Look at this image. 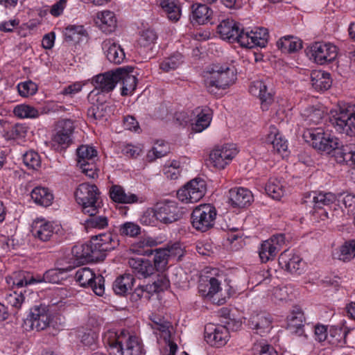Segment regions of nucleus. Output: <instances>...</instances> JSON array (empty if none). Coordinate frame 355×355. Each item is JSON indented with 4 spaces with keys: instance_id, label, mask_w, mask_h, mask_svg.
<instances>
[{
    "instance_id": "37998d69",
    "label": "nucleus",
    "mask_w": 355,
    "mask_h": 355,
    "mask_svg": "<svg viewBox=\"0 0 355 355\" xmlns=\"http://www.w3.org/2000/svg\"><path fill=\"white\" fill-rule=\"evenodd\" d=\"M266 193L273 199L279 200L285 193L284 187L277 178H270L266 185Z\"/></svg>"
},
{
    "instance_id": "f257e3e1",
    "label": "nucleus",
    "mask_w": 355,
    "mask_h": 355,
    "mask_svg": "<svg viewBox=\"0 0 355 355\" xmlns=\"http://www.w3.org/2000/svg\"><path fill=\"white\" fill-rule=\"evenodd\" d=\"M119 245L117 235L110 232L93 236L91 241L72 248V254L79 263L103 261L106 252L116 249Z\"/></svg>"
},
{
    "instance_id": "473e14b6",
    "label": "nucleus",
    "mask_w": 355,
    "mask_h": 355,
    "mask_svg": "<svg viewBox=\"0 0 355 355\" xmlns=\"http://www.w3.org/2000/svg\"><path fill=\"white\" fill-rule=\"evenodd\" d=\"M159 6L170 21L176 22L180 19L182 10L178 0H159Z\"/></svg>"
},
{
    "instance_id": "6ab92c4d",
    "label": "nucleus",
    "mask_w": 355,
    "mask_h": 355,
    "mask_svg": "<svg viewBox=\"0 0 355 355\" xmlns=\"http://www.w3.org/2000/svg\"><path fill=\"white\" fill-rule=\"evenodd\" d=\"M272 320L268 313L266 312L253 313L249 320L248 326L255 331V333L263 336L271 329Z\"/></svg>"
},
{
    "instance_id": "bf43d9fd",
    "label": "nucleus",
    "mask_w": 355,
    "mask_h": 355,
    "mask_svg": "<svg viewBox=\"0 0 355 355\" xmlns=\"http://www.w3.org/2000/svg\"><path fill=\"white\" fill-rule=\"evenodd\" d=\"M23 162L27 167L32 169H37L41 165L40 157L35 151L26 152L23 156Z\"/></svg>"
},
{
    "instance_id": "c85d7f7f",
    "label": "nucleus",
    "mask_w": 355,
    "mask_h": 355,
    "mask_svg": "<svg viewBox=\"0 0 355 355\" xmlns=\"http://www.w3.org/2000/svg\"><path fill=\"white\" fill-rule=\"evenodd\" d=\"M196 119L195 122L191 123L192 130L196 132H201L206 129L211 121V110L209 108H196L193 112Z\"/></svg>"
},
{
    "instance_id": "cd10ccee",
    "label": "nucleus",
    "mask_w": 355,
    "mask_h": 355,
    "mask_svg": "<svg viewBox=\"0 0 355 355\" xmlns=\"http://www.w3.org/2000/svg\"><path fill=\"white\" fill-rule=\"evenodd\" d=\"M265 143L271 145L273 150L277 153H285L288 149L287 141L279 135L275 125H270L269 132L265 138Z\"/></svg>"
},
{
    "instance_id": "79ce46f5",
    "label": "nucleus",
    "mask_w": 355,
    "mask_h": 355,
    "mask_svg": "<svg viewBox=\"0 0 355 355\" xmlns=\"http://www.w3.org/2000/svg\"><path fill=\"white\" fill-rule=\"evenodd\" d=\"M72 268L69 266L63 268H53L47 270L44 275L42 278H37L41 279V282H44L51 284H58L61 280L64 279V275L69 271H71Z\"/></svg>"
},
{
    "instance_id": "69168bd1",
    "label": "nucleus",
    "mask_w": 355,
    "mask_h": 355,
    "mask_svg": "<svg viewBox=\"0 0 355 355\" xmlns=\"http://www.w3.org/2000/svg\"><path fill=\"white\" fill-rule=\"evenodd\" d=\"M152 322L154 324L153 327V329L159 330V331L165 333L166 334H170L168 329L171 324L168 322L158 316H154V318L152 319Z\"/></svg>"
},
{
    "instance_id": "58836bf2",
    "label": "nucleus",
    "mask_w": 355,
    "mask_h": 355,
    "mask_svg": "<svg viewBox=\"0 0 355 355\" xmlns=\"http://www.w3.org/2000/svg\"><path fill=\"white\" fill-rule=\"evenodd\" d=\"M277 46L283 53H291L295 52L302 47V41L292 36H285L277 42Z\"/></svg>"
},
{
    "instance_id": "5fc2aeb1",
    "label": "nucleus",
    "mask_w": 355,
    "mask_h": 355,
    "mask_svg": "<svg viewBox=\"0 0 355 355\" xmlns=\"http://www.w3.org/2000/svg\"><path fill=\"white\" fill-rule=\"evenodd\" d=\"M14 113L19 118H37L39 116V112L34 107L21 104L17 105L14 109Z\"/></svg>"
},
{
    "instance_id": "0e129e2a",
    "label": "nucleus",
    "mask_w": 355,
    "mask_h": 355,
    "mask_svg": "<svg viewBox=\"0 0 355 355\" xmlns=\"http://www.w3.org/2000/svg\"><path fill=\"white\" fill-rule=\"evenodd\" d=\"M74 130L73 122L70 119H62L58 122L56 132L72 135Z\"/></svg>"
},
{
    "instance_id": "a878e982",
    "label": "nucleus",
    "mask_w": 355,
    "mask_h": 355,
    "mask_svg": "<svg viewBox=\"0 0 355 355\" xmlns=\"http://www.w3.org/2000/svg\"><path fill=\"white\" fill-rule=\"evenodd\" d=\"M96 26L106 34L114 31L116 28V18L114 13L110 10L98 12L94 18Z\"/></svg>"
},
{
    "instance_id": "20e7f679",
    "label": "nucleus",
    "mask_w": 355,
    "mask_h": 355,
    "mask_svg": "<svg viewBox=\"0 0 355 355\" xmlns=\"http://www.w3.org/2000/svg\"><path fill=\"white\" fill-rule=\"evenodd\" d=\"M100 192L95 184H80L77 188L75 196L77 202L82 206L84 213H98Z\"/></svg>"
},
{
    "instance_id": "ea45409f",
    "label": "nucleus",
    "mask_w": 355,
    "mask_h": 355,
    "mask_svg": "<svg viewBox=\"0 0 355 355\" xmlns=\"http://www.w3.org/2000/svg\"><path fill=\"white\" fill-rule=\"evenodd\" d=\"M220 290V283L215 277H211L206 282H201L198 286L200 294L205 297L211 298Z\"/></svg>"
},
{
    "instance_id": "72a5a7b5",
    "label": "nucleus",
    "mask_w": 355,
    "mask_h": 355,
    "mask_svg": "<svg viewBox=\"0 0 355 355\" xmlns=\"http://www.w3.org/2000/svg\"><path fill=\"white\" fill-rule=\"evenodd\" d=\"M8 284H12L18 289L24 286L31 285L35 283H39L41 279H37L31 274L26 271H17L12 273V275L6 277Z\"/></svg>"
},
{
    "instance_id": "49530a36",
    "label": "nucleus",
    "mask_w": 355,
    "mask_h": 355,
    "mask_svg": "<svg viewBox=\"0 0 355 355\" xmlns=\"http://www.w3.org/2000/svg\"><path fill=\"white\" fill-rule=\"evenodd\" d=\"M78 166L89 160L96 159L97 151L92 146L87 145L80 146L76 150Z\"/></svg>"
},
{
    "instance_id": "423d86ee",
    "label": "nucleus",
    "mask_w": 355,
    "mask_h": 355,
    "mask_svg": "<svg viewBox=\"0 0 355 355\" xmlns=\"http://www.w3.org/2000/svg\"><path fill=\"white\" fill-rule=\"evenodd\" d=\"M216 215V209L211 204L200 205L191 213V224L196 230L205 232L214 225Z\"/></svg>"
},
{
    "instance_id": "c9c22d12",
    "label": "nucleus",
    "mask_w": 355,
    "mask_h": 355,
    "mask_svg": "<svg viewBox=\"0 0 355 355\" xmlns=\"http://www.w3.org/2000/svg\"><path fill=\"white\" fill-rule=\"evenodd\" d=\"M31 197L35 204L45 207L50 206L54 198L52 192L48 188L42 187L33 189Z\"/></svg>"
},
{
    "instance_id": "0eeeda50",
    "label": "nucleus",
    "mask_w": 355,
    "mask_h": 355,
    "mask_svg": "<svg viewBox=\"0 0 355 355\" xmlns=\"http://www.w3.org/2000/svg\"><path fill=\"white\" fill-rule=\"evenodd\" d=\"M51 322L49 309L45 304L35 305L31 308L29 314L24 321V327L27 331H37L46 329Z\"/></svg>"
},
{
    "instance_id": "f8f14e48",
    "label": "nucleus",
    "mask_w": 355,
    "mask_h": 355,
    "mask_svg": "<svg viewBox=\"0 0 355 355\" xmlns=\"http://www.w3.org/2000/svg\"><path fill=\"white\" fill-rule=\"evenodd\" d=\"M285 243V237L282 234L272 236L270 239L263 241L259 248V257L263 263L273 259Z\"/></svg>"
},
{
    "instance_id": "a19ab883",
    "label": "nucleus",
    "mask_w": 355,
    "mask_h": 355,
    "mask_svg": "<svg viewBox=\"0 0 355 355\" xmlns=\"http://www.w3.org/2000/svg\"><path fill=\"white\" fill-rule=\"evenodd\" d=\"M334 258H336L344 262L350 261L355 257V239H352L345 242L339 250L334 252Z\"/></svg>"
},
{
    "instance_id": "4be33fe9",
    "label": "nucleus",
    "mask_w": 355,
    "mask_h": 355,
    "mask_svg": "<svg viewBox=\"0 0 355 355\" xmlns=\"http://www.w3.org/2000/svg\"><path fill=\"white\" fill-rule=\"evenodd\" d=\"M31 233L35 239L46 242L53 235L54 227L51 222L44 218H37L32 223Z\"/></svg>"
},
{
    "instance_id": "ddd939ff",
    "label": "nucleus",
    "mask_w": 355,
    "mask_h": 355,
    "mask_svg": "<svg viewBox=\"0 0 355 355\" xmlns=\"http://www.w3.org/2000/svg\"><path fill=\"white\" fill-rule=\"evenodd\" d=\"M217 32L223 40L230 42H237L241 44L240 38L244 35V29L233 19H223L217 26Z\"/></svg>"
},
{
    "instance_id": "2f4dec72",
    "label": "nucleus",
    "mask_w": 355,
    "mask_h": 355,
    "mask_svg": "<svg viewBox=\"0 0 355 355\" xmlns=\"http://www.w3.org/2000/svg\"><path fill=\"white\" fill-rule=\"evenodd\" d=\"M128 264L134 272L144 278L150 276L154 272V266L151 261L141 258H130Z\"/></svg>"
},
{
    "instance_id": "bb28decb",
    "label": "nucleus",
    "mask_w": 355,
    "mask_h": 355,
    "mask_svg": "<svg viewBox=\"0 0 355 355\" xmlns=\"http://www.w3.org/2000/svg\"><path fill=\"white\" fill-rule=\"evenodd\" d=\"M116 70L110 71L95 76L93 84L95 89L101 92L108 93L114 89L116 85Z\"/></svg>"
},
{
    "instance_id": "680f3d73",
    "label": "nucleus",
    "mask_w": 355,
    "mask_h": 355,
    "mask_svg": "<svg viewBox=\"0 0 355 355\" xmlns=\"http://www.w3.org/2000/svg\"><path fill=\"white\" fill-rule=\"evenodd\" d=\"M96 159L89 160L84 164L78 166L82 172L90 178L94 179L98 177V168L96 167Z\"/></svg>"
},
{
    "instance_id": "e2e57ef3",
    "label": "nucleus",
    "mask_w": 355,
    "mask_h": 355,
    "mask_svg": "<svg viewBox=\"0 0 355 355\" xmlns=\"http://www.w3.org/2000/svg\"><path fill=\"white\" fill-rule=\"evenodd\" d=\"M107 106L104 105H92L87 110V116L91 119L101 120L105 116Z\"/></svg>"
},
{
    "instance_id": "7ed1b4c3",
    "label": "nucleus",
    "mask_w": 355,
    "mask_h": 355,
    "mask_svg": "<svg viewBox=\"0 0 355 355\" xmlns=\"http://www.w3.org/2000/svg\"><path fill=\"white\" fill-rule=\"evenodd\" d=\"M209 72V76L205 79V85L214 95L233 85L236 79L234 69L227 66L214 65Z\"/></svg>"
},
{
    "instance_id": "c756f323",
    "label": "nucleus",
    "mask_w": 355,
    "mask_h": 355,
    "mask_svg": "<svg viewBox=\"0 0 355 355\" xmlns=\"http://www.w3.org/2000/svg\"><path fill=\"white\" fill-rule=\"evenodd\" d=\"M191 21L193 24H205L210 21L212 10L202 3H194L191 7Z\"/></svg>"
},
{
    "instance_id": "2eb2a0df",
    "label": "nucleus",
    "mask_w": 355,
    "mask_h": 355,
    "mask_svg": "<svg viewBox=\"0 0 355 355\" xmlns=\"http://www.w3.org/2000/svg\"><path fill=\"white\" fill-rule=\"evenodd\" d=\"M230 337L228 329L223 325L209 323L205 327V338L207 343L217 347L225 345Z\"/></svg>"
},
{
    "instance_id": "b1692460",
    "label": "nucleus",
    "mask_w": 355,
    "mask_h": 355,
    "mask_svg": "<svg viewBox=\"0 0 355 355\" xmlns=\"http://www.w3.org/2000/svg\"><path fill=\"white\" fill-rule=\"evenodd\" d=\"M229 199L234 207L244 208L253 201V195L248 189L237 187L231 189L229 191Z\"/></svg>"
},
{
    "instance_id": "f704fd0d",
    "label": "nucleus",
    "mask_w": 355,
    "mask_h": 355,
    "mask_svg": "<svg viewBox=\"0 0 355 355\" xmlns=\"http://www.w3.org/2000/svg\"><path fill=\"white\" fill-rule=\"evenodd\" d=\"M304 315L300 308H295L287 318V329L291 332L301 335L304 322Z\"/></svg>"
},
{
    "instance_id": "5701e85b",
    "label": "nucleus",
    "mask_w": 355,
    "mask_h": 355,
    "mask_svg": "<svg viewBox=\"0 0 355 355\" xmlns=\"http://www.w3.org/2000/svg\"><path fill=\"white\" fill-rule=\"evenodd\" d=\"M337 197L332 193H317L315 191L307 193L304 196V202L312 205L314 209H322L336 202Z\"/></svg>"
},
{
    "instance_id": "4468645a",
    "label": "nucleus",
    "mask_w": 355,
    "mask_h": 355,
    "mask_svg": "<svg viewBox=\"0 0 355 355\" xmlns=\"http://www.w3.org/2000/svg\"><path fill=\"white\" fill-rule=\"evenodd\" d=\"M131 335L126 330H122L120 333L109 331L104 337V341L108 345V351L110 355H116L115 351L118 353H123L126 348V343H129Z\"/></svg>"
},
{
    "instance_id": "f3484780",
    "label": "nucleus",
    "mask_w": 355,
    "mask_h": 355,
    "mask_svg": "<svg viewBox=\"0 0 355 355\" xmlns=\"http://www.w3.org/2000/svg\"><path fill=\"white\" fill-rule=\"evenodd\" d=\"M236 154L235 148L225 145L214 149L209 155V160L216 168L223 169Z\"/></svg>"
},
{
    "instance_id": "a211bd4d",
    "label": "nucleus",
    "mask_w": 355,
    "mask_h": 355,
    "mask_svg": "<svg viewBox=\"0 0 355 355\" xmlns=\"http://www.w3.org/2000/svg\"><path fill=\"white\" fill-rule=\"evenodd\" d=\"M132 67H120L116 69V83H122L121 95L128 96L132 94L137 86V78L132 72Z\"/></svg>"
},
{
    "instance_id": "9b49d317",
    "label": "nucleus",
    "mask_w": 355,
    "mask_h": 355,
    "mask_svg": "<svg viewBox=\"0 0 355 355\" xmlns=\"http://www.w3.org/2000/svg\"><path fill=\"white\" fill-rule=\"evenodd\" d=\"M154 216L160 222L168 224L178 220L182 216L177 203L173 201L157 202L154 208Z\"/></svg>"
},
{
    "instance_id": "8fccbe9b",
    "label": "nucleus",
    "mask_w": 355,
    "mask_h": 355,
    "mask_svg": "<svg viewBox=\"0 0 355 355\" xmlns=\"http://www.w3.org/2000/svg\"><path fill=\"white\" fill-rule=\"evenodd\" d=\"M85 32L83 26L70 25L64 30V40L67 42H78Z\"/></svg>"
},
{
    "instance_id": "052dcab7",
    "label": "nucleus",
    "mask_w": 355,
    "mask_h": 355,
    "mask_svg": "<svg viewBox=\"0 0 355 355\" xmlns=\"http://www.w3.org/2000/svg\"><path fill=\"white\" fill-rule=\"evenodd\" d=\"M17 89L19 94L24 97L32 96L37 91V85L32 80H26L23 83H20L17 85Z\"/></svg>"
},
{
    "instance_id": "de8ad7c7",
    "label": "nucleus",
    "mask_w": 355,
    "mask_h": 355,
    "mask_svg": "<svg viewBox=\"0 0 355 355\" xmlns=\"http://www.w3.org/2000/svg\"><path fill=\"white\" fill-rule=\"evenodd\" d=\"M182 63V55L180 53L176 52L172 54L171 55L166 58L160 63V69L165 72H168L171 70L176 69Z\"/></svg>"
},
{
    "instance_id": "6e6552de",
    "label": "nucleus",
    "mask_w": 355,
    "mask_h": 355,
    "mask_svg": "<svg viewBox=\"0 0 355 355\" xmlns=\"http://www.w3.org/2000/svg\"><path fill=\"white\" fill-rule=\"evenodd\" d=\"M206 191L205 180L201 178H195L178 191L177 197L182 202L194 203L205 196Z\"/></svg>"
},
{
    "instance_id": "4c0bfd02",
    "label": "nucleus",
    "mask_w": 355,
    "mask_h": 355,
    "mask_svg": "<svg viewBox=\"0 0 355 355\" xmlns=\"http://www.w3.org/2000/svg\"><path fill=\"white\" fill-rule=\"evenodd\" d=\"M135 282L133 275L124 274L118 277L113 283L114 293L119 295H124L132 290Z\"/></svg>"
},
{
    "instance_id": "7c9ffc66",
    "label": "nucleus",
    "mask_w": 355,
    "mask_h": 355,
    "mask_svg": "<svg viewBox=\"0 0 355 355\" xmlns=\"http://www.w3.org/2000/svg\"><path fill=\"white\" fill-rule=\"evenodd\" d=\"M111 199L118 203L132 204L139 202V197L132 193H126L119 185H113L110 189Z\"/></svg>"
},
{
    "instance_id": "f03ea898",
    "label": "nucleus",
    "mask_w": 355,
    "mask_h": 355,
    "mask_svg": "<svg viewBox=\"0 0 355 355\" xmlns=\"http://www.w3.org/2000/svg\"><path fill=\"white\" fill-rule=\"evenodd\" d=\"M303 136L306 141L311 143L313 148L321 153H332L334 156L345 154L343 148H340L338 139L325 132L322 128L307 129Z\"/></svg>"
},
{
    "instance_id": "603ef678",
    "label": "nucleus",
    "mask_w": 355,
    "mask_h": 355,
    "mask_svg": "<svg viewBox=\"0 0 355 355\" xmlns=\"http://www.w3.org/2000/svg\"><path fill=\"white\" fill-rule=\"evenodd\" d=\"M71 141V135L56 132L52 137L51 143L55 150H61L67 148Z\"/></svg>"
},
{
    "instance_id": "e433bc0d",
    "label": "nucleus",
    "mask_w": 355,
    "mask_h": 355,
    "mask_svg": "<svg viewBox=\"0 0 355 355\" xmlns=\"http://www.w3.org/2000/svg\"><path fill=\"white\" fill-rule=\"evenodd\" d=\"M313 87L319 92L329 89L332 84L330 74L322 71H315L311 74Z\"/></svg>"
},
{
    "instance_id": "393cba45",
    "label": "nucleus",
    "mask_w": 355,
    "mask_h": 355,
    "mask_svg": "<svg viewBox=\"0 0 355 355\" xmlns=\"http://www.w3.org/2000/svg\"><path fill=\"white\" fill-rule=\"evenodd\" d=\"M102 49L110 62L119 64L125 59L123 49L112 39L104 40L102 43Z\"/></svg>"
},
{
    "instance_id": "dca6fc26",
    "label": "nucleus",
    "mask_w": 355,
    "mask_h": 355,
    "mask_svg": "<svg viewBox=\"0 0 355 355\" xmlns=\"http://www.w3.org/2000/svg\"><path fill=\"white\" fill-rule=\"evenodd\" d=\"M268 29L262 27L254 31H245L240 38L241 46L249 49L255 46L264 47L268 43Z\"/></svg>"
},
{
    "instance_id": "1a4fd4ad",
    "label": "nucleus",
    "mask_w": 355,
    "mask_h": 355,
    "mask_svg": "<svg viewBox=\"0 0 355 355\" xmlns=\"http://www.w3.org/2000/svg\"><path fill=\"white\" fill-rule=\"evenodd\" d=\"M310 58L319 64L332 62L338 55L337 48L330 43L315 42L306 50Z\"/></svg>"
},
{
    "instance_id": "a18cd8bd",
    "label": "nucleus",
    "mask_w": 355,
    "mask_h": 355,
    "mask_svg": "<svg viewBox=\"0 0 355 355\" xmlns=\"http://www.w3.org/2000/svg\"><path fill=\"white\" fill-rule=\"evenodd\" d=\"M89 218L85 220V227L87 230L89 229H104L108 225V219L105 216H97V213H87Z\"/></svg>"
},
{
    "instance_id": "aec40b11",
    "label": "nucleus",
    "mask_w": 355,
    "mask_h": 355,
    "mask_svg": "<svg viewBox=\"0 0 355 355\" xmlns=\"http://www.w3.org/2000/svg\"><path fill=\"white\" fill-rule=\"evenodd\" d=\"M279 264L291 273L300 275L304 270V263L300 256L291 254L288 250L282 252L279 257Z\"/></svg>"
},
{
    "instance_id": "6e6d98bb",
    "label": "nucleus",
    "mask_w": 355,
    "mask_h": 355,
    "mask_svg": "<svg viewBox=\"0 0 355 355\" xmlns=\"http://www.w3.org/2000/svg\"><path fill=\"white\" fill-rule=\"evenodd\" d=\"M323 114L321 110L313 107L306 108L302 113V115L305 117V121L309 124H318L322 119Z\"/></svg>"
},
{
    "instance_id": "4d7b16f0",
    "label": "nucleus",
    "mask_w": 355,
    "mask_h": 355,
    "mask_svg": "<svg viewBox=\"0 0 355 355\" xmlns=\"http://www.w3.org/2000/svg\"><path fill=\"white\" fill-rule=\"evenodd\" d=\"M119 231L121 236L135 237L140 234L141 227L133 222H125L120 225Z\"/></svg>"
},
{
    "instance_id": "338daca9",
    "label": "nucleus",
    "mask_w": 355,
    "mask_h": 355,
    "mask_svg": "<svg viewBox=\"0 0 355 355\" xmlns=\"http://www.w3.org/2000/svg\"><path fill=\"white\" fill-rule=\"evenodd\" d=\"M154 286L157 288L158 292L166 290L170 286V282L166 274L161 273L157 277L156 280L153 282Z\"/></svg>"
},
{
    "instance_id": "774afa93",
    "label": "nucleus",
    "mask_w": 355,
    "mask_h": 355,
    "mask_svg": "<svg viewBox=\"0 0 355 355\" xmlns=\"http://www.w3.org/2000/svg\"><path fill=\"white\" fill-rule=\"evenodd\" d=\"M27 128L22 124H16L12 127L9 132L10 137L13 139L23 138L26 136Z\"/></svg>"
},
{
    "instance_id": "864d4df0",
    "label": "nucleus",
    "mask_w": 355,
    "mask_h": 355,
    "mask_svg": "<svg viewBox=\"0 0 355 355\" xmlns=\"http://www.w3.org/2000/svg\"><path fill=\"white\" fill-rule=\"evenodd\" d=\"M338 201L340 202L347 211V215L350 216L355 214V195L352 193H342L338 197Z\"/></svg>"
},
{
    "instance_id": "13d9d810",
    "label": "nucleus",
    "mask_w": 355,
    "mask_h": 355,
    "mask_svg": "<svg viewBox=\"0 0 355 355\" xmlns=\"http://www.w3.org/2000/svg\"><path fill=\"white\" fill-rule=\"evenodd\" d=\"M253 355H278L274 347L264 342L254 344L252 348Z\"/></svg>"
},
{
    "instance_id": "412c9836",
    "label": "nucleus",
    "mask_w": 355,
    "mask_h": 355,
    "mask_svg": "<svg viewBox=\"0 0 355 355\" xmlns=\"http://www.w3.org/2000/svg\"><path fill=\"white\" fill-rule=\"evenodd\" d=\"M249 92L252 95L259 97L263 111L267 110L274 101L272 94L268 92L267 87L262 80H259L251 83Z\"/></svg>"
},
{
    "instance_id": "9d476101",
    "label": "nucleus",
    "mask_w": 355,
    "mask_h": 355,
    "mask_svg": "<svg viewBox=\"0 0 355 355\" xmlns=\"http://www.w3.org/2000/svg\"><path fill=\"white\" fill-rule=\"evenodd\" d=\"M75 279L80 286L91 287L96 295L98 296L103 295L105 292L104 277L101 275L96 276L90 268H79L76 272Z\"/></svg>"
},
{
    "instance_id": "09e8293b",
    "label": "nucleus",
    "mask_w": 355,
    "mask_h": 355,
    "mask_svg": "<svg viewBox=\"0 0 355 355\" xmlns=\"http://www.w3.org/2000/svg\"><path fill=\"white\" fill-rule=\"evenodd\" d=\"M24 300L25 297L23 295L22 291H10L5 295V302L7 306H10L15 311H17L21 308Z\"/></svg>"
},
{
    "instance_id": "39448f33",
    "label": "nucleus",
    "mask_w": 355,
    "mask_h": 355,
    "mask_svg": "<svg viewBox=\"0 0 355 355\" xmlns=\"http://www.w3.org/2000/svg\"><path fill=\"white\" fill-rule=\"evenodd\" d=\"M329 121L336 130L352 137L355 135V111L354 107L339 108L331 112Z\"/></svg>"
},
{
    "instance_id": "c03bdc74",
    "label": "nucleus",
    "mask_w": 355,
    "mask_h": 355,
    "mask_svg": "<svg viewBox=\"0 0 355 355\" xmlns=\"http://www.w3.org/2000/svg\"><path fill=\"white\" fill-rule=\"evenodd\" d=\"M125 347L124 354L118 353L119 351L116 350L114 354L116 355H143L144 354L143 345L140 339L136 336L131 335L129 343H126Z\"/></svg>"
},
{
    "instance_id": "3c124183",
    "label": "nucleus",
    "mask_w": 355,
    "mask_h": 355,
    "mask_svg": "<svg viewBox=\"0 0 355 355\" xmlns=\"http://www.w3.org/2000/svg\"><path fill=\"white\" fill-rule=\"evenodd\" d=\"M170 250L158 249L155 251L154 256V270H164L168 264V257L170 256Z\"/></svg>"
}]
</instances>
